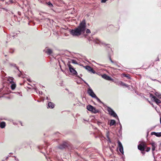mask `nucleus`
<instances>
[{
  "label": "nucleus",
  "instance_id": "obj_1",
  "mask_svg": "<svg viewBox=\"0 0 161 161\" xmlns=\"http://www.w3.org/2000/svg\"><path fill=\"white\" fill-rule=\"evenodd\" d=\"M86 27L85 20L84 19L80 23L77 28L70 30V33L73 36H79L85 33Z\"/></svg>",
  "mask_w": 161,
  "mask_h": 161
},
{
  "label": "nucleus",
  "instance_id": "obj_2",
  "mask_svg": "<svg viewBox=\"0 0 161 161\" xmlns=\"http://www.w3.org/2000/svg\"><path fill=\"white\" fill-rule=\"evenodd\" d=\"M107 111L108 112L109 114L110 115L119 119L118 117L117 116L116 114L114 112L113 110L110 108L108 107H107Z\"/></svg>",
  "mask_w": 161,
  "mask_h": 161
},
{
  "label": "nucleus",
  "instance_id": "obj_3",
  "mask_svg": "<svg viewBox=\"0 0 161 161\" xmlns=\"http://www.w3.org/2000/svg\"><path fill=\"white\" fill-rule=\"evenodd\" d=\"M87 109L89 111H92L94 113H96L98 112V110L96 109L92 106L89 105L87 106Z\"/></svg>",
  "mask_w": 161,
  "mask_h": 161
},
{
  "label": "nucleus",
  "instance_id": "obj_4",
  "mask_svg": "<svg viewBox=\"0 0 161 161\" xmlns=\"http://www.w3.org/2000/svg\"><path fill=\"white\" fill-rule=\"evenodd\" d=\"M87 92L88 94L92 97L94 98L95 97H96V96L89 86Z\"/></svg>",
  "mask_w": 161,
  "mask_h": 161
},
{
  "label": "nucleus",
  "instance_id": "obj_5",
  "mask_svg": "<svg viewBox=\"0 0 161 161\" xmlns=\"http://www.w3.org/2000/svg\"><path fill=\"white\" fill-rule=\"evenodd\" d=\"M68 67L69 71L73 75H76L77 74V72L73 68V67L70 64L68 65Z\"/></svg>",
  "mask_w": 161,
  "mask_h": 161
},
{
  "label": "nucleus",
  "instance_id": "obj_6",
  "mask_svg": "<svg viewBox=\"0 0 161 161\" xmlns=\"http://www.w3.org/2000/svg\"><path fill=\"white\" fill-rule=\"evenodd\" d=\"M146 147L145 144L143 143L140 144L138 146V149L142 151H144Z\"/></svg>",
  "mask_w": 161,
  "mask_h": 161
},
{
  "label": "nucleus",
  "instance_id": "obj_7",
  "mask_svg": "<svg viewBox=\"0 0 161 161\" xmlns=\"http://www.w3.org/2000/svg\"><path fill=\"white\" fill-rule=\"evenodd\" d=\"M118 146L119 148V150L121 153H122V154H123V148L121 142L119 141H118Z\"/></svg>",
  "mask_w": 161,
  "mask_h": 161
},
{
  "label": "nucleus",
  "instance_id": "obj_8",
  "mask_svg": "<svg viewBox=\"0 0 161 161\" xmlns=\"http://www.w3.org/2000/svg\"><path fill=\"white\" fill-rule=\"evenodd\" d=\"M84 67L88 71L91 72L93 74H95L96 73L95 71L90 66H85Z\"/></svg>",
  "mask_w": 161,
  "mask_h": 161
},
{
  "label": "nucleus",
  "instance_id": "obj_9",
  "mask_svg": "<svg viewBox=\"0 0 161 161\" xmlns=\"http://www.w3.org/2000/svg\"><path fill=\"white\" fill-rule=\"evenodd\" d=\"M67 144L66 143L64 142L60 145L58 146V147L59 148L62 149L65 148L66 147H67Z\"/></svg>",
  "mask_w": 161,
  "mask_h": 161
},
{
  "label": "nucleus",
  "instance_id": "obj_10",
  "mask_svg": "<svg viewBox=\"0 0 161 161\" xmlns=\"http://www.w3.org/2000/svg\"><path fill=\"white\" fill-rule=\"evenodd\" d=\"M102 77L105 79H106L107 80H112V79L109 76L107 75L106 74H103V75H102Z\"/></svg>",
  "mask_w": 161,
  "mask_h": 161
},
{
  "label": "nucleus",
  "instance_id": "obj_11",
  "mask_svg": "<svg viewBox=\"0 0 161 161\" xmlns=\"http://www.w3.org/2000/svg\"><path fill=\"white\" fill-rule=\"evenodd\" d=\"M152 146V150L153 152V154H154L153 152L155 150L156 147L157 146L155 142H152L151 143Z\"/></svg>",
  "mask_w": 161,
  "mask_h": 161
},
{
  "label": "nucleus",
  "instance_id": "obj_12",
  "mask_svg": "<svg viewBox=\"0 0 161 161\" xmlns=\"http://www.w3.org/2000/svg\"><path fill=\"white\" fill-rule=\"evenodd\" d=\"M151 134L153 135H155L157 137H160L161 136V132H152Z\"/></svg>",
  "mask_w": 161,
  "mask_h": 161
},
{
  "label": "nucleus",
  "instance_id": "obj_13",
  "mask_svg": "<svg viewBox=\"0 0 161 161\" xmlns=\"http://www.w3.org/2000/svg\"><path fill=\"white\" fill-rule=\"evenodd\" d=\"M48 107L50 108H53L54 107V104L53 103L49 102L48 103Z\"/></svg>",
  "mask_w": 161,
  "mask_h": 161
},
{
  "label": "nucleus",
  "instance_id": "obj_14",
  "mask_svg": "<svg viewBox=\"0 0 161 161\" xmlns=\"http://www.w3.org/2000/svg\"><path fill=\"white\" fill-rule=\"evenodd\" d=\"M15 2V1L14 0H6L5 1V3L7 4H9L14 3Z\"/></svg>",
  "mask_w": 161,
  "mask_h": 161
},
{
  "label": "nucleus",
  "instance_id": "obj_15",
  "mask_svg": "<svg viewBox=\"0 0 161 161\" xmlns=\"http://www.w3.org/2000/svg\"><path fill=\"white\" fill-rule=\"evenodd\" d=\"M5 126L6 123L4 122H2L0 123V127L2 129L4 128Z\"/></svg>",
  "mask_w": 161,
  "mask_h": 161
},
{
  "label": "nucleus",
  "instance_id": "obj_16",
  "mask_svg": "<svg viewBox=\"0 0 161 161\" xmlns=\"http://www.w3.org/2000/svg\"><path fill=\"white\" fill-rule=\"evenodd\" d=\"M45 52L48 54L50 55L52 53V51L50 49H47Z\"/></svg>",
  "mask_w": 161,
  "mask_h": 161
},
{
  "label": "nucleus",
  "instance_id": "obj_17",
  "mask_svg": "<svg viewBox=\"0 0 161 161\" xmlns=\"http://www.w3.org/2000/svg\"><path fill=\"white\" fill-rule=\"evenodd\" d=\"M11 89L12 90H14L15 89V87H16V85L14 82H13V83H11Z\"/></svg>",
  "mask_w": 161,
  "mask_h": 161
},
{
  "label": "nucleus",
  "instance_id": "obj_18",
  "mask_svg": "<svg viewBox=\"0 0 161 161\" xmlns=\"http://www.w3.org/2000/svg\"><path fill=\"white\" fill-rule=\"evenodd\" d=\"M116 122L115 120L112 119L110 120V126H112L115 124Z\"/></svg>",
  "mask_w": 161,
  "mask_h": 161
},
{
  "label": "nucleus",
  "instance_id": "obj_19",
  "mask_svg": "<svg viewBox=\"0 0 161 161\" xmlns=\"http://www.w3.org/2000/svg\"><path fill=\"white\" fill-rule=\"evenodd\" d=\"M154 101L158 105L159 103H161V101L160 100L157 98L156 97L154 100Z\"/></svg>",
  "mask_w": 161,
  "mask_h": 161
},
{
  "label": "nucleus",
  "instance_id": "obj_20",
  "mask_svg": "<svg viewBox=\"0 0 161 161\" xmlns=\"http://www.w3.org/2000/svg\"><path fill=\"white\" fill-rule=\"evenodd\" d=\"M155 95L159 98L161 99V94L157 92H156L155 93Z\"/></svg>",
  "mask_w": 161,
  "mask_h": 161
},
{
  "label": "nucleus",
  "instance_id": "obj_21",
  "mask_svg": "<svg viewBox=\"0 0 161 161\" xmlns=\"http://www.w3.org/2000/svg\"><path fill=\"white\" fill-rule=\"evenodd\" d=\"M47 4L50 8L53 7V4L50 2L47 3Z\"/></svg>",
  "mask_w": 161,
  "mask_h": 161
},
{
  "label": "nucleus",
  "instance_id": "obj_22",
  "mask_svg": "<svg viewBox=\"0 0 161 161\" xmlns=\"http://www.w3.org/2000/svg\"><path fill=\"white\" fill-rule=\"evenodd\" d=\"M13 78L12 77H10L8 79V81L9 82L11 83H12L13 82Z\"/></svg>",
  "mask_w": 161,
  "mask_h": 161
},
{
  "label": "nucleus",
  "instance_id": "obj_23",
  "mask_svg": "<svg viewBox=\"0 0 161 161\" xmlns=\"http://www.w3.org/2000/svg\"><path fill=\"white\" fill-rule=\"evenodd\" d=\"M150 97L152 98H153V100L155 99L156 98V97L154 96L153 94H150Z\"/></svg>",
  "mask_w": 161,
  "mask_h": 161
},
{
  "label": "nucleus",
  "instance_id": "obj_24",
  "mask_svg": "<svg viewBox=\"0 0 161 161\" xmlns=\"http://www.w3.org/2000/svg\"><path fill=\"white\" fill-rule=\"evenodd\" d=\"M94 98H96L98 102H99L100 103H103L100 100V99L99 98H98L97 96H96V97H95Z\"/></svg>",
  "mask_w": 161,
  "mask_h": 161
},
{
  "label": "nucleus",
  "instance_id": "obj_25",
  "mask_svg": "<svg viewBox=\"0 0 161 161\" xmlns=\"http://www.w3.org/2000/svg\"><path fill=\"white\" fill-rule=\"evenodd\" d=\"M120 84L123 86H125L126 87H128V85H127L126 84H125L123 82H121Z\"/></svg>",
  "mask_w": 161,
  "mask_h": 161
},
{
  "label": "nucleus",
  "instance_id": "obj_26",
  "mask_svg": "<svg viewBox=\"0 0 161 161\" xmlns=\"http://www.w3.org/2000/svg\"><path fill=\"white\" fill-rule=\"evenodd\" d=\"M72 63L74 64H77V62L76 60H72Z\"/></svg>",
  "mask_w": 161,
  "mask_h": 161
},
{
  "label": "nucleus",
  "instance_id": "obj_27",
  "mask_svg": "<svg viewBox=\"0 0 161 161\" xmlns=\"http://www.w3.org/2000/svg\"><path fill=\"white\" fill-rule=\"evenodd\" d=\"M107 137L108 139V141L109 143H111V141L108 135L107 136Z\"/></svg>",
  "mask_w": 161,
  "mask_h": 161
},
{
  "label": "nucleus",
  "instance_id": "obj_28",
  "mask_svg": "<svg viewBox=\"0 0 161 161\" xmlns=\"http://www.w3.org/2000/svg\"><path fill=\"white\" fill-rule=\"evenodd\" d=\"M86 32L87 33H91L90 30L89 29H87L86 30Z\"/></svg>",
  "mask_w": 161,
  "mask_h": 161
},
{
  "label": "nucleus",
  "instance_id": "obj_29",
  "mask_svg": "<svg viewBox=\"0 0 161 161\" xmlns=\"http://www.w3.org/2000/svg\"><path fill=\"white\" fill-rule=\"evenodd\" d=\"M150 150V147H147L146 151L147 152H148Z\"/></svg>",
  "mask_w": 161,
  "mask_h": 161
},
{
  "label": "nucleus",
  "instance_id": "obj_30",
  "mask_svg": "<svg viewBox=\"0 0 161 161\" xmlns=\"http://www.w3.org/2000/svg\"><path fill=\"white\" fill-rule=\"evenodd\" d=\"M10 65L12 66H13L14 67H16V68H17V69H18V70L19 71V69H18V68L16 66V65L15 64H10Z\"/></svg>",
  "mask_w": 161,
  "mask_h": 161
},
{
  "label": "nucleus",
  "instance_id": "obj_31",
  "mask_svg": "<svg viewBox=\"0 0 161 161\" xmlns=\"http://www.w3.org/2000/svg\"><path fill=\"white\" fill-rule=\"evenodd\" d=\"M109 59L111 63H112L114 64H115L116 65H117V64L115 63H114V62L113 61H112V60L110 57H109Z\"/></svg>",
  "mask_w": 161,
  "mask_h": 161
},
{
  "label": "nucleus",
  "instance_id": "obj_32",
  "mask_svg": "<svg viewBox=\"0 0 161 161\" xmlns=\"http://www.w3.org/2000/svg\"><path fill=\"white\" fill-rule=\"evenodd\" d=\"M107 0H101V2L103 3H104L106 2Z\"/></svg>",
  "mask_w": 161,
  "mask_h": 161
},
{
  "label": "nucleus",
  "instance_id": "obj_33",
  "mask_svg": "<svg viewBox=\"0 0 161 161\" xmlns=\"http://www.w3.org/2000/svg\"><path fill=\"white\" fill-rule=\"evenodd\" d=\"M15 157V159L16 160H17V161H19V160L18 159V158H17L16 157Z\"/></svg>",
  "mask_w": 161,
  "mask_h": 161
},
{
  "label": "nucleus",
  "instance_id": "obj_34",
  "mask_svg": "<svg viewBox=\"0 0 161 161\" xmlns=\"http://www.w3.org/2000/svg\"><path fill=\"white\" fill-rule=\"evenodd\" d=\"M42 92L39 91V94L42 95Z\"/></svg>",
  "mask_w": 161,
  "mask_h": 161
},
{
  "label": "nucleus",
  "instance_id": "obj_35",
  "mask_svg": "<svg viewBox=\"0 0 161 161\" xmlns=\"http://www.w3.org/2000/svg\"><path fill=\"white\" fill-rule=\"evenodd\" d=\"M8 158V157H7L6 158V160H7Z\"/></svg>",
  "mask_w": 161,
  "mask_h": 161
},
{
  "label": "nucleus",
  "instance_id": "obj_36",
  "mask_svg": "<svg viewBox=\"0 0 161 161\" xmlns=\"http://www.w3.org/2000/svg\"><path fill=\"white\" fill-rule=\"evenodd\" d=\"M27 80L28 81H30V79H27Z\"/></svg>",
  "mask_w": 161,
  "mask_h": 161
},
{
  "label": "nucleus",
  "instance_id": "obj_37",
  "mask_svg": "<svg viewBox=\"0 0 161 161\" xmlns=\"http://www.w3.org/2000/svg\"><path fill=\"white\" fill-rule=\"evenodd\" d=\"M47 99V100H48V97H47V98H46Z\"/></svg>",
  "mask_w": 161,
  "mask_h": 161
},
{
  "label": "nucleus",
  "instance_id": "obj_38",
  "mask_svg": "<svg viewBox=\"0 0 161 161\" xmlns=\"http://www.w3.org/2000/svg\"><path fill=\"white\" fill-rule=\"evenodd\" d=\"M142 153H143V154H144L145 153H144H144H143V152H142Z\"/></svg>",
  "mask_w": 161,
  "mask_h": 161
},
{
  "label": "nucleus",
  "instance_id": "obj_39",
  "mask_svg": "<svg viewBox=\"0 0 161 161\" xmlns=\"http://www.w3.org/2000/svg\"><path fill=\"white\" fill-rule=\"evenodd\" d=\"M98 65H101L102 66H103L102 65H101V64H97Z\"/></svg>",
  "mask_w": 161,
  "mask_h": 161
},
{
  "label": "nucleus",
  "instance_id": "obj_40",
  "mask_svg": "<svg viewBox=\"0 0 161 161\" xmlns=\"http://www.w3.org/2000/svg\"><path fill=\"white\" fill-rule=\"evenodd\" d=\"M97 41H99V42H100V41H99V40H97Z\"/></svg>",
  "mask_w": 161,
  "mask_h": 161
},
{
  "label": "nucleus",
  "instance_id": "obj_41",
  "mask_svg": "<svg viewBox=\"0 0 161 161\" xmlns=\"http://www.w3.org/2000/svg\"><path fill=\"white\" fill-rule=\"evenodd\" d=\"M21 125H22V124H21Z\"/></svg>",
  "mask_w": 161,
  "mask_h": 161
},
{
  "label": "nucleus",
  "instance_id": "obj_42",
  "mask_svg": "<svg viewBox=\"0 0 161 161\" xmlns=\"http://www.w3.org/2000/svg\"><path fill=\"white\" fill-rule=\"evenodd\" d=\"M160 146L161 147V144H160Z\"/></svg>",
  "mask_w": 161,
  "mask_h": 161
},
{
  "label": "nucleus",
  "instance_id": "obj_43",
  "mask_svg": "<svg viewBox=\"0 0 161 161\" xmlns=\"http://www.w3.org/2000/svg\"><path fill=\"white\" fill-rule=\"evenodd\" d=\"M2 161H3V160Z\"/></svg>",
  "mask_w": 161,
  "mask_h": 161
}]
</instances>
